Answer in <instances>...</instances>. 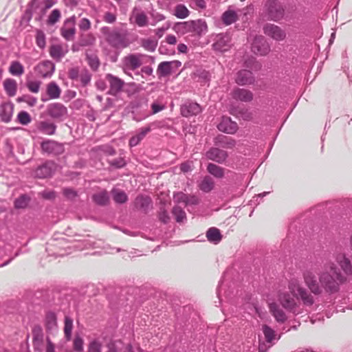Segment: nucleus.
Masks as SVG:
<instances>
[{
    "label": "nucleus",
    "instance_id": "1",
    "mask_svg": "<svg viewBox=\"0 0 352 352\" xmlns=\"http://www.w3.org/2000/svg\"><path fill=\"white\" fill-rule=\"evenodd\" d=\"M318 276V281L317 277L312 271L307 270L303 273L306 285L311 293L316 295L321 294L323 291L329 294L337 292L340 284L345 280L344 276L333 262L325 263Z\"/></svg>",
    "mask_w": 352,
    "mask_h": 352
},
{
    "label": "nucleus",
    "instance_id": "2",
    "mask_svg": "<svg viewBox=\"0 0 352 352\" xmlns=\"http://www.w3.org/2000/svg\"><path fill=\"white\" fill-rule=\"evenodd\" d=\"M101 32L108 44L115 49L126 48L129 45L126 36L117 29L103 27L101 28Z\"/></svg>",
    "mask_w": 352,
    "mask_h": 352
},
{
    "label": "nucleus",
    "instance_id": "3",
    "mask_svg": "<svg viewBox=\"0 0 352 352\" xmlns=\"http://www.w3.org/2000/svg\"><path fill=\"white\" fill-rule=\"evenodd\" d=\"M263 14L268 20L278 21L284 16V6L276 0H268L264 5Z\"/></svg>",
    "mask_w": 352,
    "mask_h": 352
},
{
    "label": "nucleus",
    "instance_id": "4",
    "mask_svg": "<svg viewBox=\"0 0 352 352\" xmlns=\"http://www.w3.org/2000/svg\"><path fill=\"white\" fill-rule=\"evenodd\" d=\"M288 287L290 292L294 296L300 298L305 304L311 305L314 303L313 296L298 280H292Z\"/></svg>",
    "mask_w": 352,
    "mask_h": 352
},
{
    "label": "nucleus",
    "instance_id": "5",
    "mask_svg": "<svg viewBox=\"0 0 352 352\" xmlns=\"http://www.w3.org/2000/svg\"><path fill=\"white\" fill-rule=\"evenodd\" d=\"M144 55L141 54H129L122 59V69L125 74L126 70L135 71L143 64Z\"/></svg>",
    "mask_w": 352,
    "mask_h": 352
},
{
    "label": "nucleus",
    "instance_id": "6",
    "mask_svg": "<svg viewBox=\"0 0 352 352\" xmlns=\"http://www.w3.org/2000/svg\"><path fill=\"white\" fill-rule=\"evenodd\" d=\"M264 34L276 41H283L286 38V32L280 27L272 24L267 23L263 26Z\"/></svg>",
    "mask_w": 352,
    "mask_h": 352
},
{
    "label": "nucleus",
    "instance_id": "7",
    "mask_svg": "<svg viewBox=\"0 0 352 352\" xmlns=\"http://www.w3.org/2000/svg\"><path fill=\"white\" fill-rule=\"evenodd\" d=\"M252 52L257 55L265 56L270 51L267 41L263 36H256L252 43Z\"/></svg>",
    "mask_w": 352,
    "mask_h": 352
},
{
    "label": "nucleus",
    "instance_id": "8",
    "mask_svg": "<svg viewBox=\"0 0 352 352\" xmlns=\"http://www.w3.org/2000/svg\"><path fill=\"white\" fill-rule=\"evenodd\" d=\"M76 32L75 21L73 18L65 20L60 29V35L68 41L74 40Z\"/></svg>",
    "mask_w": 352,
    "mask_h": 352
},
{
    "label": "nucleus",
    "instance_id": "9",
    "mask_svg": "<svg viewBox=\"0 0 352 352\" xmlns=\"http://www.w3.org/2000/svg\"><path fill=\"white\" fill-rule=\"evenodd\" d=\"M56 170V165L53 162L49 161L38 166L34 171V177L44 179L51 177Z\"/></svg>",
    "mask_w": 352,
    "mask_h": 352
},
{
    "label": "nucleus",
    "instance_id": "10",
    "mask_svg": "<svg viewBox=\"0 0 352 352\" xmlns=\"http://www.w3.org/2000/svg\"><path fill=\"white\" fill-rule=\"evenodd\" d=\"M54 67V65L52 62L45 60L37 64L34 67V72L38 77L47 78L52 75Z\"/></svg>",
    "mask_w": 352,
    "mask_h": 352
},
{
    "label": "nucleus",
    "instance_id": "11",
    "mask_svg": "<svg viewBox=\"0 0 352 352\" xmlns=\"http://www.w3.org/2000/svg\"><path fill=\"white\" fill-rule=\"evenodd\" d=\"M68 52V45L64 43L52 44L49 48L50 56L56 61H60Z\"/></svg>",
    "mask_w": 352,
    "mask_h": 352
},
{
    "label": "nucleus",
    "instance_id": "12",
    "mask_svg": "<svg viewBox=\"0 0 352 352\" xmlns=\"http://www.w3.org/2000/svg\"><path fill=\"white\" fill-rule=\"evenodd\" d=\"M106 80L109 83V94L116 96L123 88L124 82L121 78L113 76L111 74H107L105 76Z\"/></svg>",
    "mask_w": 352,
    "mask_h": 352
},
{
    "label": "nucleus",
    "instance_id": "13",
    "mask_svg": "<svg viewBox=\"0 0 352 352\" xmlns=\"http://www.w3.org/2000/svg\"><path fill=\"white\" fill-rule=\"evenodd\" d=\"M228 153L218 148H211L206 153L208 160L214 161L219 164H224L228 158Z\"/></svg>",
    "mask_w": 352,
    "mask_h": 352
},
{
    "label": "nucleus",
    "instance_id": "14",
    "mask_svg": "<svg viewBox=\"0 0 352 352\" xmlns=\"http://www.w3.org/2000/svg\"><path fill=\"white\" fill-rule=\"evenodd\" d=\"M230 37L227 34H218L212 45L214 50L219 52L228 51L230 46Z\"/></svg>",
    "mask_w": 352,
    "mask_h": 352
},
{
    "label": "nucleus",
    "instance_id": "15",
    "mask_svg": "<svg viewBox=\"0 0 352 352\" xmlns=\"http://www.w3.org/2000/svg\"><path fill=\"white\" fill-rule=\"evenodd\" d=\"M181 65L178 60L162 62L158 65L157 73L160 76H167L173 72L174 68H178Z\"/></svg>",
    "mask_w": 352,
    "mask_h": 352
},
{
    "label": "nucleus",
    "instance_id": "16",
    "mask_svg": "<svg viewBox=\"0 0 352 352\" xmlns=\"http://www.w3.org/2000/svg\"><path fill=\"white\" fill-rule=\"evenodd\" d=\"M202 109L199 104L193 102H186L180 107V112L184 117L196 116L201 112Z\"/></svg>",
    "mask_w": 352,
    "mask_h": 352
},
{
    "label": "nucleus",
    "instance_id": "17",
    "mask_svg": "<svg viewBox=\"0 0 352 352\" xmlns=\"http://www.w3.org/2000/svg\"><path fill=\"white\" fill-rule=\"evenodd\" d=\"M41 146L42 151L48 154L58 155L63 151V145L54 140H45L41 143Z\"/></svg>",
    "mask_w": 352,
    "mask_h": 352
},
{
    "label": "nucleus",
    "instance_id": "18",
    "mask_svg": "<svg viewBox=\"0 0 352 352\" xmlns=\"http://www.w3.org/2000/svg\"><path fill=\"white\" fill-rule=\"evenodd\" d=\"M48 114L53 118H61L67 113V108L61 103L55 102L47 107Z\"/></svg>",
    "mask_w": 352,
    "mask_h": 352
},
{
    "label": "nucleus",
    "instance_id": "19",
    "mask_svg": "<svg viewBox=\"0 0 352 352\" xmlns=\"http://www.w3.org/2000/svg\"><path fill=\"white\" fill-rule=\"evenodd\" d=\"M218 129L226 133L233 134L237 130V124L231 120L229 117H223L217 126Z\"/></svg>",
    "mask_w": 352,
    "mask_h": 352
},
{
    "label": "nucleus",
    "instance_id": "20",
    "mask_svg": "<svg viewBox=\"0 0 352 352\" xmlns=\"http://www.w3.org/2000/svg\"><path fill=\"white\" fill-rule=\"evenodd\" d=\"M191 33L199 36L206 34L208 32V25L205 20L199 19L197 20H191Z\"/></svg>",
    "mask_w": 352,
    "mask_h": 352
},
{
    "label": "nucleus",
    "instance_id": "21",
    "mask_svg": "<svg viewBox=\"0 0 352 352\" xmlns=\"http://www.w3.org/2000/svg\"><path fill=\"white\" fill-rule=\"evenodd\" d=\"M130 20H133L134 23L139 27H145L148 24V18L146 13L137 8L133 10Z\"/></svg>",
    "mask_w": 352,
    "mask_h": 352
},
{
    "label": "nucleus",
    "instance_id": "22",
    "mask_svg": "<svg viewBox=\"0 0 352 352\" xmlns=\"http://www.w3.org/2000/svg\"><path fill=\"white\" fill-rule=\"evenodd\" d=\"M235 81L240 85H251L254 82V78L250 70L243 69L237 73Z\"/></svg>",
    "mask_w": 352,
    "mask_h": 352
},
{
    "label": "nucleus",
    "instance_id": "23",
    "mask_svg": "<svg viewBox=\"0 0 352 352\" xmlns=\"http://www.w3.org/2000/svg\"><path fill=\"white\" fill-rule=\"evenodd\" d=\"M336 262L339 264L342 270L346 274H352V264L349 258L344 254L340 253L336 255Z\"/></svg>",
    "mask_w": 352,
    "mask_h": 352
},
{
    "label": "nucleus",
    "instance_id": "24",
    "mask_svg": "<svg viewBox=\"0 0 352 352\" xmlns=\"http://www.w3.org/2000/svg\"><path fill=\"white\" fill-rule=\"evenodd\" d=\"M232 96L234 99L245 102H248L253 100L252 92L245 89H236L232 93Z\"/></svg>",
    "mask_w": 352,
    "mask_h": 352
},
{
    "label": "nucleus",
    "instance_id": "25",
    "mask_svg": "<svg viewBox=\"0 0 352 352\" xmlns=\"http://www.w3.org/2000/svg\"><path fill=\"white\" fill-rule=\"evenodd\" d=\"M13 109V104L9 102L3 103L0 106V118L3 122L7 123L11 120Z\"/></svg>",
    "mask_w": 352,
    "mask_h": 352
},
{
    "label": "nucleus",
    "instance_id": "26",
    "mask_svg": "<svg viewBox=\"0 0 352 352\" xmlns=\"http://www.w3.org/2000/svg\"><path fill=\"white\" fill-rule=\"evenodd\" d=\"M36 127L40 132L47 135H54L56 130V126L54 123L47 121L39 122Z\"/></svg>",
    "mask_w": 352,
    "mask_h": 352
},
{
    "label": "nucleus",
    "instance_id": "27",
    "mask_svg": "<svg viewBox=\"0 0 352 352\" xmlns=\"http://www.w3.org/2000/svg\"><path fill=\"white\" fill-rule=\"evenodd\" d=\"M150 126L140 129L139 133L131 138L129 140V146L133 147L140 144V142L145 138V136L151 131Z\"/></svg>",
    "mask_w": 352,
    "mask_h": 352
},
{
    "label": "nucleus",
    "instance_id": "28",
    "mask_svg": "<svg viewBox=\"0 0 352 352\" xmlns=\"http://www.w3.org/2000/svg\"><path fill=\"white\" fill-rule=\"evenodd\" d=\"M134 204L136 208L146 212L151 206V199L148 197L138 196Z\"/></svg>",
    "mask_w": 352,
    "mask_h": 352
},
{
    "label": "nucleus",
    "instance_id": "29",
    "mask_svg": "<svg viewBox=\"0 0 352 352\" xmlns=\"http://www.w3.org/2000/svg\"><path fill=\"white\" fill-rule=\"evenodd\" d=\"M279 301L282 306L287 309H292L296 305L295 300L288 293H281L279 295Z\"/></svg>",
    "mask_w": 352,
    "mask_h": 352
},
{
    "label": "nucleus",
    "instance_id": "30",
    "mask_svg": "<svg viewBox=\"0 0 352 352\" xmlns=\"http://www.w3.org/2000/svg\"><path fill=\"white\" fill-rule=\"evenodd\" d=\"M199 189L205 192H210L214 187V182L210 176H205L199 183Z\"/></svg>",
    "mask_w": 352,
    "mask_h": 352
},
{
    "label": "nucleus",
    "instance_id": "31",
    "mask_svg": "<svg viewBox=\"0 0 352 352\" xmlns=\"http://www.w3.org/2000/svg\"><path fill=\"white\" fill-rule=\"evenodd\" d=\"M206 237L210 242L217 244L221 241L222 235L218 228H210L206 232Z\"/></svg>",
    "mask_w": 352,
    "mask_h": 352
},
{
    "label": "nucleus",
    "instance_id": "32",
    "mask_svg": "<svg viewBox=\"0 0 352 352\" xmlns=\"http://www.w3.org/2000/svg\"><path fill=\"white\" fill-rule=\"evenodd\" d=\"M47 94L50 99H56L60 97L61 89L54 82H51L47 85Z\"/></svg>",
    "mask_w": 352,
    "mask_h": 352
},
{
    "label": "nucleus",
    "instance_id": "33",
    "mask_svg": "<svg viewBox=\"0 0 352 352\" xmlns=\"http://www.w3.org/2000/svg\"><path fill=\"white\" fill-rule=\"evenodd\" d=\"M208 172L216 178H223L225 175V169L217 164L209 163L207 166Z\"/></svg>",
    "mask_w": 352,
    "mask_h": 352
},
{
    "label": "nucleus",
    "instance_id": "34",
    "mask_svg": "<svg viewBox=\"0 0 352 352\" xmlns=\"http://www.w3.org/2000/svg\"><path fill=\"white\" fill-rule=\"evenodd\" d=\"M270 311L278 322H283L286 320L284 311L276 303L270 305Z\"/></svg>",
    "mask_w": 352,
    "mask_h": 352
},
{
    "label": "nucleus",
    "instance_id": "35",
    "mask_svg": "<svg viewBox=\"0 0 352 352\" xmlns=\"http://www.w3.org/2000/svg\"><path fill=\"white\" fill-rule=\"evenodd\" d=\"M4 89L10 96H14L16 95L17 89L16 81L12 78H7L3 82Z\"/></svg>",
    "mask_w": 352,
    "mask_h": 352
},
{
    "label": "nucleus",
    "instance_id": "36",
    "mask_svg": "<svg viewBox=\"0 0 352 352\" xmlns=\"http://www.w3.org/2000/svg\"><path fill=\"white\" fill-rule=\"evenodd\" d=\"M45 327L48 331H54L57 327L56 316L54 313H48L45 318Z\"/></svg>",
    "mask_w": 352,
    "mask_h": 352
},
{
    "label": "nucleus",
    "instance_id": "37",
    "mask_svg": "<svg viewBox=\"0 0 352 352\" xmlns=\"http://www.w3.org/2000/svg\"><path fill=\"white\" fill-rule=\"evenodd\" d=\"M221 19L225 25H228L234 23L238 19V14L235 11L228 10L223 12Z\"/></svg>",
    "mask_w": 352,
    "mask_h": 352
},
{
    "label": "nucleus",
    "instance_id": "38",
    "mask_svg": "<svg viewBox=\"0 0 352 352\" xmlns=\"http://www.w3.org/2000/svg\"><path fill=\"white\" fill-rule=\"evenodd\" d=\"M94 202L100 206H105L109 202V197L107 191H101L93 195Z\"/></svg>",
    "mask_w": 352,
    "mask_h": 352
},
{
    "label": "nucleus",
    "instance_id": "39",
    "mask_svg": "<svg viewBox=\"0 0 352 352\" xmlns=\"http://www.w3.org/2000/svg\"><path fill=\"white\" fill-rule=\"evenodd\" d=\"M173 14L178 19H184L190 15V11L184 4H177L174 8Z\"/></svg>",
    "mask_w": 352,
    "mask_h": 352
},
{
    "label": "nucleus",
    "instance_id": "40",
    "mask_svg": "<svg viewBox=\"0 0 352 352\" xmlns=\"http://www.w3.org/2000/svg\"><path fill=\"white\" fill-rule=\"evenodd\" d=\"M73 329V320L69 317L65 316L64 320V334L66 340L69 341L72 338V332Z\"/></svg>",
    "mask_w": 352,
    "mask_h": 352
},
{
    "label": "nucleus",
    "instance_id": "41",
    "mask_svg": "<svg viewBox=\"0 0 352 352\" xmlns=\"http://www.w3.org/2000/svg\"><path fill=\"white\" fill-rule=\"evenodd\" d=\"M191 21H188L185 22L177 23L174 26V30L177 32H180L182 34L186 33H191Z\"/></svg>",
    "mask_w": 352,
    "mask_h": 352
},
{
    "label": "nucleus",
    "instance_id": "42",
    "mask_svg": "<svg viewBox=\"0 0 352 352\" xmlns=\"http://www.w3.org/2000/svg\"><path fill=\"white\" fill-rule=\"evenodd\" d=\"M111 194L113 201L118 204H124L128 199L126 194L123 190L113 189L111 190Z\"/></svg>",
    "mask_w": 352,
    "mask_h": 352
},
{
    "label": "nucleus",
    "instance_id": "43",
    "mask_svg": "<svg viewBox=\"0 0 352 352\" xmlns=\"http://www.w3.org/2000/svg\"><path fill=\"white\" fill-rule=\"evenodd\" d=\"M9 72L13 76H21L24 73V68L19 61H12L9 67Z\"/></svg>",
    "mask_w": 352,
    "mask_h": 352
},
{
    "label": "nucleus",
    "instance_id": "44",
    "mask_svg": "<svg viewBox=\"0 0 352 352\" xmlns=\"http://www.w3.org/2000/svg\"><path fill=\"white\" fill-rule=\"evenodd\" d=\"M91 78V75L89 72L86 69H82L80 70V74H79L78 80L82 86L87 85Z\"/></svg>",
    "mask_w": 352,
    "mask_h": 352
},
{
    "label": "nucleus",
    "instance_id": "45",
    "mask_svg": "<svg viewBox=\"0 0 352 352\" xmlns=\"http://www.w3.org/2000/svg\"><path fill=\"white\" fill-rule=\"evenodd\" d=\"M96 42V37L92 34H87L82 35L80 40V45L81 46L92 45Z\"/></svg>",
    "mask_w": 352,
    "mask_h": 352
},
{
    "label": "nucleus",
    "instance_id": "46",
    "mask_svg": "<svg viewBox=\"0 0 352 352\" xmlns=\"http://www.w3.org/2000/svg\"><path fill=\"white\" fill-rule=\"evenodd\" d=\"M30 201V198L25 195H21L14 201V206L16 208H25L28 206Z\"/></svg>",
    "mask_w": 352,
    "mask_h": 352
},
{
    "label": "nucleus",
    "instance_id": "47",
    "mask_svg": "<svg viewBox=\"0 0 352 352\" xmlns=\"http://www.w3.org/2000/svg\"><path fill=\"white\" fill-rule=\"evenodd\" d=\"M61 16V14L59 10L54 9L53 10L51 13L50 14L48 19H47V24L49 25H54L56 23H57Z\"/></svg>",
    "mask_w": 352,
    "mask_h": 352
},
{
    "label": "nucleus",
    "instance_id": "48",
    "mask_svg": "<svg viewBox=\"0 0 352 352\" xmlns=\"http://www.w3.org/2000/svg\"><path fill=\"white\" fill-rule=\"evenodd\" d=\"M265 338L267 342H271L275 338V331L269 326L264 324L262 327Z\"/></svg>",
    "mask_w": 352,
    "mask_h": 352
},
{
    "label": "nucleus",
    "instance_id": "49",
    "mask_svg": "<svg viewBox=\"0 0 352 352\" xmlns=\"http://www.w3.org/2000/svg\"><path fill=\"white\" fill-rule=\"evenodd\" d=\"M157 45V42L151 38L143 39L142 46L146 50L150 52L155 51Z\"/></svg>",
    "mask_w": 352,
    "mask_h": 352
},
{
    "label": "nucleus",
    "instance_id": "50",
    "mask_svg": "<svg viewBox=\"0 0 352 352\" xmlns=\"http://www.w3.org/2000/svg\"><path fill=\"white\" fill-rule=\"evenodd\" d=\"M17 120L23 125H27L31 122L32 118L27 111H21L17 115Z\"/></svg>",
    "mask_w": 352,
    "mask_h": 352
},
{
    "label": "nucleus",
    "instance_id": "51",
    "mask_svg": "<svg viewBox=\"0 0 352 352\" xmlns=\"http://www.w3.org/2000/svg\"><path fill=\"white\" fill-rule=\"evenodd\" d=\"M172 212L177 222H182L186 219V212L179 206H175L173 208Z\"/></svg>",
    "mask_w": 352,
    "mask_h": 352
},
{
    "label": "nucleus",
    "instance_id": "52",
    "mask_svg": "<svg viewBox=\"0 0 352 352\" xmlns=\"http://www.w3.org/2000/svg\"><path fill=\"white\" fill-rule=\"evenodd\" d=\"M87 60L89 65L93 70H97L99 65L100 61L97 56L87 54Z\"/></svg>",
    "mask_w": 352,
    "mask_h": 352
},
{
    "label": "nucleus",
    "instance_id": "53",
    "mask_svg": "<svg viewBox=\"0 0 352 352\" xmlns=\"http://www.w3.org/2000/svg\"><path fill=\"white\" fill-rule=\"evenodd\" d=\"M190 6L195 10H204L206 8V3L204 0H190Z\"/></svg>",
    "mask_w": 352,
    "mask_h": 352
},
{
    "label": "nucleus",
    "instance_id": "54",
    "mask_svg": "<svg viewBox=\"0 0 352 352\" xmlns=\"http://www.w3.org/2000/svg\"><path fill=\"white\" fill-rule=\"evenodd\" d=\"M41 84L40 81L30 80L27 82V87L30 91L36 94L39 91Z\"/></svg>",
    "mask_w": 352,
    "mask_h": 352
},
{
    "label": "nucleus",
    "instance_id": "55",
    "mask_svg": "<svg viewBox=\"0 0 352 352\" xmlns=\"http://www.w3.org/2000/svg\"><path fill=\"white\" fill-rule=\"evenodd\" d=\"M36 42L40 48H43L45 46V36L41 30L36 32Z\"/></svg>",
    "mask_w": 352,
    "mask_h": 352
},
{
    "label": "nucleus",
    "instance_id": "56",
    "mask_svg": "<svg viewBox=\"0 0 352 352\" xmlns=\"http://www.w3.org/2000/svg\"><path fill=\"white\" fill-rule=\"evenodd\" d=\"M102 344L98 340H93L88 345L87 352H101Z\"/></svg>",
    "mask_w": 352,
    "mask_h": 352
},
{
    "label": "nucleus",
    "instance_id": "57",
    "mask_svg": "<svg viewBox=\"0 0 352 352\" xmlns=\"http://www.w3.org/2000/svg\"><path fill=\"white\" fill-rule=\"evenodd\" d=\"M39 195L45 199L48 200H53L56 198V192L54 190H45L39 193Z\"/></svg>",
    "mask_w": 352,
    "mask_h": 352
},
{
    "label": "nucleus",
    "instance_id": "58",
    "mask_svg": "<svg viewBox=\"0 0 352 352\" xmlns=\"http://www.w3.org/2000/svg\"><path fill=\"white\" fill-rule=\"evenodd\" d=\"M187 195L182 192L174 195V201L177 204H184L186 206Z\"/></svg>",
    "mask_w": 352,
    "mask_h": 352
},
{
    "label": "nucleus",
    "instance_id": "59",
    "mask_svg": "<svg viewBox=\"0 0 352 352\" xmlns=\"http://www.w3.org/2000/svg\"><path fill=\"white\" fill-rule=\"evenodd\" d=\"M63 193L68 199L73 200L77 197V192L72 188H66L63 190Z\"/></svg>",
    "mask_w": 352,
    "mask_h": 352
},
{
    "label": "nucleus",
    "instance_id": "60",
    "mask_svg": "<svg viewBox=\"0 0 352 352\" xmlns=\"http://www.w3.org/2000/svg\"><path fill=\"white\" fill-rule=\"evenodd\" d=\"M84 341L82 338L76 336L74 340V349L76 351H82L83 350Z\"/></svg>",
    "mask_w": 352,
    "mask_h": 352
},
{
    "label": "nucleus",
    "instance_id": "61",
    "mask_svg": "<svg viewBox=\"0 0 352 352\" xmlns=\"http://www.w3.org/2000/svg\"><path fill=\"white\" fill-rule=\"evenodd\" d=\"M78 27L80 30L87 31L89 30L91 28V22L88 19L83 18L78 23Z\"/></svg>",
    "mask_w": 352,
    "mask_h": 352
},
{
    "label": "nucleus",
    "instance_id": "62",
    "mask_svg": "<svg viewBox=\"0 0 352 352\" xmlns=\"http://www.w3.org/2000/svg\"><path fill=\"white\" fill-rule=\"evenodd\" d=\"M103 20L108 23H113L116 20V15L112 12H107L104 14Z\"/></svg>",
    "mask_w": 352,
    "mask_h": 352
},
{
    "label": "nucleus",
    "instance_id": "63",
    "mask_svg": "<svg viewBox=\"0 0 352 352\" xmlns=\"http://www.w3.org/2000/svg\"><path fill=\"white\" fill-rule=\"evenodd\" d=\"M199 203V199L195 195H187V199L186 202V206H195Z\"/></svg>",
    "mask_w": 352,
    "mask_h": 352
},
{
    "label": "nucleus",
    "instance_id": "64",
    "mask_svg": "<svg viewBox=\"0 0 352 352\" xmlns=\"http://www.w3.org/2000/svg\"><path fill=\"white\" fill-rule=\"evenodd\" d=\"M151 107L152 110L151 114H156L166 108L164 104H161L157 102H153Z\"/></svg>",
    "mask_w": 352,
    "mask_h": 352
}]
</instances>
